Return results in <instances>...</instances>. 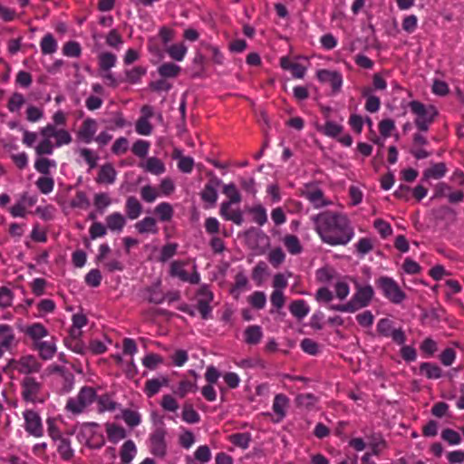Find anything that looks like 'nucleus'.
Instances as JSON below:
<instances>
[{
    "mask_svg": "<svg viewBox=\"0 0 464 464\" xmlns=\"http://www.w3.org/2000/svg\"><path fill=\"white\" fill-rule=\"evenodd\" d=\"M313 220L316 232L324 243L346 245L353 237V228L343 214L327 210L314 217Z\"/></svg>",
    "mask_w": 464,
    "mask_h": 464,
    "instance_id": "nucleus-1",
    "label": "nucleus"
},
{
    "mask_svg": "<svg viewBox=\"0 0 464 464\" xmlns=\"http://www.w3.org/2000/svg\"><path fill=\"white\" fill-rule=\"evenodd\" d=\"M411 111L416 115L415 125L420 131H427L430 125L438 115L436 108L432 105L425 106L418 101L410 102Z\"/></svg>",
    "mask_w": 464,
    "mask_h": 464,
    "instance_id": "nucleus-2",
    "label": "nucleus"
},
{
    "mask_svg": "<svg viewBox=\"0 0 464 464\" xmlns=\"http://www.w3.org/2000/svg\"><path fill=\"white\" fill-rule=\"evenodd\" d=\"M96 397V392L92 387L84 386L81 389L77 399H70L66 409L72 413H81L83 409L91 404Z\"/></svg>",
    "mask_w": 464,
    "mask_h": 464,
    "instance_id": "nucleus-3",
    "label": "nucleus"
},
{
    "mask_svg": "<svg viewBox=\"0 0 464 464\" xmlns=\"http://www.w3.org/2000/svg\"><path fill=\"white\" fill-rule=\"evenodd\" d=\"M378 285L384 295L394 304L401 303L406 297L405 293L400 288L398 284L390 277H381L378 280Z\"/></svg>",
    "mask_w": 464,
    "mask_h": 464,
    "instance_id": "nucleus-4",
    "label": "nucleus"
},
{
    "mask_svg": "<svg viewBox=\"0 0 464 464\" xmlns=\"http://www.w3.org/2000/svg\"><path fill=\"white\" fill-rule=\"evenodd\" d=\"M22 397L25 401L43 402L44 400H38V395L42 390V383L37 382L34 377L26 376L21 382Z\"/></svg>",
    "mask_w": 464,
    "mask_h": 464,
    "instance_id": "nucleus-5",
    "label": "nucleus"
},
{
    "mask_svg": "<svg viewBox=\"0 0 464 464\" xmlns=\"http://www.w3.org/2000/svg\"><path fill=\"white\" fill-rule=\"evenodd\" d=\"M378 333L385 337H392L398 344H403L406 341L405 334L401 329H393L392 322L387 318L381 319L377 324Z\"/></svg>",
    "mask_w": 464,
    "mask_h": 464,
    "instance_id": "nucleus-6",
    "label": "nucleus"
},
{
    "mask_svg": "<svg viewBox=\"0 0 464 464\" xmlns=\"http://www.w3.org/2000/svg\"><path fill=\"white\" fill-rule=\"evenodd\" d=\"M24 417L26 431L34 437H41L43 435V426L39 414L34 411L27 410L24 411Z\"/></svg>",
    "mask_w": 464,
    "mask_h": 464,
    "instance_id": "nucleus-7",
    "label": "nucleus"
},
{
    "mask_svg": "<svg viewBox=\"0 0 464 464\" xmlns=\"http://www.w3.org/2000/svg\"><path fill=\"white\" fill-rule=\"evenodd\" d=\"M167 431L164 428H158L150 436L151 453L155 456L164 457L166 455L167 444L165 436Z\"/></svg>",
    "mask_w": 464,
    "mask_h": 464,
    "instance_id": "nucleus-8",
    "label": "nucleus"
},
{
    "mask_svg": "<svg viewBox=\"0 0 464 464\" xmlns=\"http://www.w3.org/2000/svg\"><path fill=\"white\" fill-rule=\"evenodd\" d=\"M317 77L322 82H330L334 93L341 90L343 84L342 75L336 71L320 70L317 72Z\"/></svg>",
    "mask_w": 464,
    "mask_h": 464,
    "instance_id": "nucleus-9",
    "label": "nucleus"
},
{
    "mask_svg": "<svg viewBox=\"0 0 464 464\" xmlns=\"http://www.w3.org/2000/svg\"><path fill=\"white\" fill-rule=\"evenodd\" d=\"M198 295H202V298L198 300L197 308L200 313L203 319H208L211 313V307L209 303L213 299V294L206 287L202 286L198 290Z\"/></svg>",
    "mask_w": 464,
    "mask_h": 464,
    "instance_id": "nucleus-10",
    "label": "nucleus"
},
{
    "mask_svg": "<svg viewBox=\"0 0 464 464\" xmlns=\"http://www.w3.org/2000/svg\"><path fill=\"white\" fill-rule=\"evenodd\" d=\"M220 185L221 180L217 177H212L200 194L202 200L211 206L215 205L218 199L217 188Z\"/></svg>",
    "mask_w": 464,
    "mask_h": 464,
    "instance_id": "nucleus-11",
    "label": "nucleus"
},
{
    "mask_svg": "<svg viewBox=\"0 0 464 464\" xmlns=\"http://www.w3.org/2000/svg\"><path fill=\"white\" fill-rule=\"evenodd\" d=\"M96 121L91 118L84 120L78 131V137L85 143L91 142L96 132Z\"/></svg>",
    "mask_w": 464,
    "mask_h": 464,
    "instance_id": "nucleus-12",
    "label": "nucleus"
},
{
    "mask_svg": "<svg viewBox=\"0 0 464 464\" xmlns=\"http://www.w3.org/2000/svg\"><path fill=\"white\" fill-rule=\"evenodd\" d=\"M19 365V372L26 375L39 372L41 370V363H39L33 356L21 358Z\"/></svg>",
    "mask_w": 464,
    "mask_h": 464,
    "instance_id": "nucleus-13",
    "label": "nucleus"
},
{
    "mask_svg": "<svg viewBox=\"0 0 464 464\" xmlns=\"http://www.w3.org/2000/svg\"><path fill=\"white\" fill-rule=\"evenodd\" d=\"M223 193L228 197L229 200L221 204L222 212H225L227 208H230L232 204L241 201V196L233 183L225 185L223 187Z\"/></svg>",
    "mask_w": 464,
    "mask_h": 464,
    "instance_id": "nucleus-14",
    "label": "nucleus"
},
{
    "mask_svg": "<svg viewBox=\"0 0 464 464\" xmlns=\"http://www.w3.org/2000/svg\"><path fill=\"white\" fill-rule=\"evenodd\" d=\"M116 170L112 164L102 165L96 178V182L101 184H111L116 179Z\"/></svg>",
    "mask_w": 464,
    "mask_h": 464,
    "instance_id": "nucleus-15",
    "label": "nucleus"
},
{
    "mask_svg": "<svg viewBox=\"0 0 464 464\" xmlns=\"http://www.w3.org/2000/svg\"><path fill=\"white\" fill-rule=\"evenodd\" d=\"M303 195L315 207L321 208L329 205V201L324 200V192L320 188H307Z\"/></svg>",
    "mask_w": 464,
    "mask_h": 464,
    "instance_id": "nucleus-16",
    "label": "nucleus"
},
{
    "mask_svg": "<svg viewBox=\"0 0 464 464\" xmlns=\"http://www.w3.org/2000/svg\"><path fill=\"white\" fill-rule=\"evenodd\" d=\"M169 379L162 377L161 379H151L146 382L145 392L148 397H152L159 392L160 389L163 385H168Z\"/></svg>",
    "mask_w": 464,
    "mask_h": 464,
    "instance_id": "nucleus-17",
    "label": "nucleus"
},
{
    "mask_svg": "<svg viewBox=\"0 0 464 464\" xmlns=\"http://www.w3.org/2000/svg\"><path fill=\"white\" fill-rule=\"evenodd\" d=\"M373 295L372 287L368 285L360 288L357 293L353 295L355 301L360 304L362 308L370 303Z\"/></svg>",
    "mask_w": 464,
    "mask_h": 464,
    "instance_id": "nucleus-18",
    "label": "nucleus"
},
{
    "mask_svg": "<svg viewBox=\"0 0 464 464\" xmlns=\"http://www.w3.org/2000/svg\"><path fill=\"white\" fill-rule=\"evenodd\" d=\"M446 165L443 162L435 163L430 168L427 169L423 173V179H440L446 173Z\"/></svg>",
    "mask_w": 464,
    "mask_h": 464,
    "instance_id": "nucleus-19",
    "label": "nucleus"
},
{
    "mask_svg": "<svg viewBox=\"0 0 464 464\" xmlns=\"http://www.w3.org/2000/svg\"><path fill=\"white\" fill-rule=\"evenodd\" d=\"M34 345L35 348L39 350L40 356L44 360L51 359L56 352V346L54 343L36 342Z\"/></svg>",
    "mask_w": 464,
    "mask_h": 464,
    "instance_id": "nucleus-20",
    "label": "nucleus"
},
{
    "mask_svg": "<svg viewBox=\"0 0 464 464\" xmlns=\"http://www.w3.org/2000/svg\"><path fill=\"white\" fill-rule=\"evenodd\" d=\"M25 334L36 343L40 342L41 338L45 337L48 334V331L42 324L35 323L26 328Z\"/></svg>",
    "mask_w": 464,
    "mask_h": 464,
    "instance_id": "nucleus-21",
    "label": "nucleus"
},
{
    "mask_svg": "<svg viewBox=\"0 0 464 464\" xmlns=\"http://www.w3.org/2000/svg\"><path fill=\"white\" fill-rule=\"evenodd\" d=\"M289 310L298 319L304 318L309 312V308L304 300L293 301L289 305Z\"/></svg>",
    "mask_w": 464,
    "mask_h": 464,
    "instance_id": "nucleus-22",
    "label": "nucleus"
},
{
    "mask_svg": "<svg viewBox=\"0 0 464 464\" xmlns=\"http://www.w3.org/2000/svg\"><path fill=\"white\" fill-rule=\"evenodd\" d=\"M146 171L160 175L165 171L164 163L156 157L149 158L144 166Z\"/></svg>",
    "mask_w": 464,
    "mask_h": 464,
    "instance_id": "nucleus-23",
    "label": "nucleus"
},
{
    "mask_svg": "<svg viewBox=\"0 0 464 464\" xmlns=\"http://www.w3.org/2000/svg\"><path fill=\"white\" fill-rule=\"evenodd\" d=\"M245 335L246 343L248 344H256L260 342L263 334L260 326L251 325L245 330Z\"/></svg>",
    "mask_w": 464,
    "mask_h": 464,
    "instance_id": "nucleus-24",
    "label": "nucleus"
},
{
    "mask_svg": "<svg viewBox=\"0 0 464 464\" xmlns=\"http://www.w3.org/2000/svg\"><path fill=\"white\" fill-rule=\"evenodd\" d=\"M141 205L134 197H129L126 202L127 215L130 219L137 218L141 212Z\"/></svg>",
    "mask_w": 464,
    "mask_h": 464,
    "instance_id": "nucleus-25",
    "label": "nucleus"
},
{
    "mask_svg": "<svg viewBox=\"0 0 464 464\" xmlns=\"http://www.w3.org/2000/svg\"><path fill=\"white\" fill-rule=\"evenodd\" d=\"M135 227L141 234L150 232L155 234L158 232L156 220L150 217L145 218L141 221L138 222Z\"/></svg>",
    "mask_w": 464,
    "mask_h": 464,
    "instance_id": "nucleus-26",
    "label": "nucleus"
},
{
    "mask_svg": "<svg viewBox=\"0 0 464 464\" xmlns=\"http://www.w3.org/2000/svg\"><path fill=\"white\" fill-rule=\"evenodd\" d=\"M57 450L61 455L62 459L64 460H70L71 459H72L74 455L73 450L71 447L70 440L65 438H62L59 440Z\"/></svg>",
    "mask_w": 464,
    "mask_h": 464,
    "instance_id": "nucleus-27",
    "label": "nucleus"
},
{
    "mask_svg": "<svg viewBox=\"0 0 464 464\" xmlns=\"http://www.w3.org/2000/svg\"><path fill=\"white\" fill-rule=\"evenodd\" d=\"M420 371L425 373L429 379H438L441 376V369L430 362H422L420 366Z\"/></svg>",
    "mask_w": 464,
    "mask_h": 464,
    "instance_id": "nucleus-28",
    "label": "nucleus"
},
{
    "mask_svg": "<svg viewBox=\"0 0 464 464\" xmlns=\"http://www.w3.org/2000/svg\"><path fill=\"white\" fill-rule=\"evenodd\" d=\"M107 226L111 230H121L125 225V218L120 213H113L106 218Z\"/></svg>",
    "mask_w": 464,
    "mask_h": 464,
    "instance_id": "nucleus-29",
    "label": "nucleus"
},
{
    "mask_svg": "<svg viewBox=\"0 0 464 464\" xmlns=\"http://www.w3.org/2000/svg\"><path fill=\"white\" fill-rule=\"evenodd\" d=\"M106 431L109 437V440L111 441H118L119 440L124 439L126 437L125 430L115 424H107Z\"/></svg>",
    "mask_w": 464,
    "mask_h": 464,
    "instance_id": "nucleus-30",
    "label": "nucleus"
},
{
    "mask_svg": "<svg viewBox=\"0 0 464 464\" xmlns=\"http://www.w3.org/2000/svg\"><path fill=\"white\" fill-rule=\"evenodd\" d=\"M136 451L135 444L132 440H127L121 447V459L123 463H129L133 459V453Z\"/></svg>",
    "mask_w": 464,
    "mask_h": 464,
    "instance_id": "nucleus-31",
    "label": "nucleus"
},
{
    "mask_svg": "<svg viewBox=\"0 0 464 464\" xmlns=\"http://www.w3.org/2000/svg\"><path fill=\"white\" fill-rule=\"evenodd\" d=\"M41 49L44 54L53 53L57 49V43L53 34H46L41 41Z\"/></svg>",
    "mask_w": 464,
    "mask_h": 464,
    "instance_id": "nucleus-32",
    "label": "nucleus"
},
{
    "mask_svg": "<svg viewBox=\"0 0 464 464\" xmlns=\"http://www.w3.org/2000/svg\"><path fill=\"white\" fill-rule=\"evenodd\" d=\"M158 72L162 77L173 78L179 73L180 67L172 63H166L159 67Z\"/></svg>",
    "mask_w": 464,
    "mask_h": 464,
    "instance_id": "nucleus-33",
    "label": "nucleus"
},
{
    "mask_svg": "<svg viewBox=\"0 0 464 464\" xmlns=\"http://www.w3.org/2000/svg\"><path fill=\"white\" fill-rule=\"evenodd\" d=\"M371 92L372 90L370 88H364L362 93L363 96L368 97L365 109L370 112H375L379 110L381 102L378 97L369 95Z\"/></svg>",
    "mask_w": 464,
    "mask_h": 464,
    "instance_id": "nucleus-34",
    "label": "nucleus"
},
{
    "mask_svg": "<svg viewBox=\"0 0 464 464\" xmlns=\"http://www.w3.org/2000/svg\"><path fill=\"white\" fill-rule=\"evenodd\" d=\"M116 62V56L111 53H102L99 57L100 70L108 72L111 67L114 66Z\"/></svg>",
    "mask_w": 464,
    "mask_h": 464,
    "instance_id": "nucleus-35",
    "label": "nucleus"
},
{
    "mask_svg": "<svg viewBox=\"0 0 464 464\" xmlns=\"http://www.w3.org/2000/svg\"><path fill=\"white\" fill-rule=\"evenodd\" d=\"M317 130L326 136L335 138L343 131V126L334 121H327L324 127H317Z\"/></svg>",
    "mask_w": 464,
    "mask_h": 464,
    "instance_id": "nucleus-36",
    "label": "nucleus"
},
{
    "mask_svg": "<svg viewBox=\"0 0 464 464\" xmlns=\"http://www.w3.org/2000/svg\"><path fill=\"white\" fill-rule=\"evenodd\" d=\"M284 243L287 250L291 254H299L302 251V246L300 245L299 239L296 236L287 235L284 238Z\"/></svg>",
    "mask_w": 464,
    "mask_h": 464,
    "instance_id": "nucleus-37",
    "label": "nucleus"
},
{
    "mask_svg": "<svg viewBox=\"0 0 464 464\" xmlns=\"http://www.w3.org/2000/svg\"><path fill=\"white\" fill-rule=\"evenodd\" d=\"M182 419L188 423H196L199 421L198 413L193 409L189 403H185L183 406Z\"/></svg>",
    "mask_w": 464,
    "mask_h": 464,
    "instance_id": "nucleus-38",
    "label": "nucleus"
},
{
    "mask_svg": "<svg viewBox=\"0 0 464 464\" xmlns=\"http://www.w3.org/2000/svg\"><path fill=\"white\" fill-rule=\"evenodd\" d=\"M155 213L160 216L161 221H169L173 215V208L169 203H160L155 208Z\"/></svg>",
    "mask_w": 464,
    "mask_h": 464,
    "instance_id": "nucleus-39",
    "label": "nucleus"
},
{
    "mask_svg": "<svg viewBox=\"0 0 464 464\" xmlns=\"http://www.w3.org/2000/svg\"><path fill=\"white\" fill-rule=\"evenodd\" d=\"M122 419L130 427H135L140 423V415L130 409L122 411Z\"/></svg>",
    "mask_w": 464,
    "mask_h": 464,
    "instance_id": "nucleus-40",
    "label": "nucleus"
},
{
    "mask_svg": "<svg viewBox=\"0 0 464 464\" xmlns=\"http://www.w3.org/2000/svg\"><path fill=\"white\" fill-rule=\"evenodd\" d=\"M287 403H288V399L286 398V396H285L283 394H277L274 400V404H273L274 411L280 417H284L285 414V408L286 407Z\"/></svg>",
    "mask_w": 464,
    "mask_h": 464,
    "instance_id": "nucleus-41",
    "label": "nucleus"
},
{
    "mask_svg": "<svg viewBox=\"0 0 464 464\" xmlns=\"http://www.w3.org/2000/svg\"><path fill=\"white\" fill-rule=\"evenodd\" d=\"M295 401H296L297 406H299V407H304L305 409H311L316 403L317 399L312 393H307V394L298 395L295 399Z\"/></svg>",
    "mask_w": 464,
    "mask_h": 464,
    "instance_id": "nucleus-42",
    "label": "nucleus"
},
{
    "mask_svg": "<svg viewBox=\"0 0 464 464\" xmlns=\"http://www.w3.org/2000/svg\"><path fill=\"white\" fill-rule=\"evenodd\" d=\"M81 46L77 42L70 41L67 42L63 48L64 55L69 57H79L81 55Z\"/></svg>",
    "mask_w": 464,
    "mask_h": 464,
    "instance_id": "nucleus-43",
    "label": "nucleus"
},
{
    "mask_svg": "<svg viewBox=\"0 0 464 464\" xmlns=\"http://www.w3.org/2000/svg\"><path fill=\"white\" fill-rule=\"evenodd\" d=\"M251 438L249 433H236L230 436V441L242 449H246Z\"/></svg>",
    "mask_w": 464,
    "mask_h": 464,
    "instance_id": "nucleus-44",
    "label": "nucleus"
},
{
    "mask_svg": "<svg viewBox=\"0 0 464 464\" xmlns=\"http://www.w3.org/2000/svg\"><path fill=\"white\" fill-rule=\"evenodd\" d=\"M186 52L187 47L185 46L184 44H172L168 49L169 56L176 61H181L185 56Z\"/></svg>",
    "mask_w": 464,
    "mask_h": 464,
    "instance_id": "nucleus-45",
    "label": "nucleus"
},
{
    "mask_svg": "<svg viewBox=\"0 0 464 464\" xmlns=\"http://www.w3.org/2000/svg\"><path fill=\"white\" fill-rule=\"evenodd\" d=\"M441 438L450 445H457L461 441L460 435L451 429L443 430L441 432Z\"/></svg>",
    "mask_w": 464,
    "mask_h": 464,
    "instance_id": "nucleus-46",
    "label": "nucleus"
},
{
    "mask_svg": "<svg viewBox=\"0 0 464 464\" xmlns=\"http://www.w3.org/2000/svg\"><path fill=\"white\" fill-rule=\"evenodd\" d=\"M25 102V100L23 94L19 92H14L10 97L7 107L10 111H15L19 110L23 104Z\"/></svg>",
    "mask_w": 464,
    "mask_h": 464,
    "instance_id": "nucleus-47",
    "label": "nucleus"
},
{
    "mask_svg": "<svg viewBox=\"0 0 464 464\" xmlns=\"http://www.w3.org/2000/svg\"><path fill=\"white\" fill-rule=\"evenodd\" d=\"M266 302V295L263 292L256 291L249 296V303L256 309H262L265 307Z\"/></svg>",
    "mask_w": 464,
    "mask_h": 464,
    "instance_id": "nucleus-48",
    "label": "nucleus"
},
{
    "mask_svg": "<svg viewBox=\"0 0 464 464\" xmlns=\"http://www.w3.org/2000/svg\"><path fill=\"white\" fill-rule=\"evenodd\" d=\"M111 203V200L108 194L99 193L94 196V206L100 212H102Z\"/></svg>",
    "mask_w": 464,
    "mask_h": 464,
    "instance_id": "nucleus-49",
    "label": "nucleus"
},
{
    "mask_svg": "<svg viewBox=\"0 0 464 464\" xmlns=\"http://www.w3.org/2000/svg\"><path fill=\"white\" fill-rule=\"evenodd\" d=\"M147 291L150 293L148 297L150 303L161 304L164 301L165 295L159 290V285L149 287Z\"/></svg>",
    "mask_w": 464,
    "mask_h": 464,
    "instance_id": "nucleus-50",
    "label": "nucleus"
},
{
    "mask_svg": "<svg viewBox=\"0 0 464 464\" xmlns=\"http://www.w3.org/2000/svg\"><path fill=\"white\" fill-rule=\"evenodd\" d=\"M146 70L141 66H136L131 70L126 71V81L130 83L137 82L140 77L145 74Z\"/></svg>",
    "mask_w": 464,
    "mask_h": 464,
    "instance_id": "nucleus-51",
    "label": "nucleus"
},
{
    "mask_svg": "<svg viewBox=\"0 0 464 464\" xmlns=\"http://www.w3.org/2000/svg\"><path fill=\"white\" fill-rule=\"evenodd\" d=\"M99 411H114L116 409V402L111 400L108 394H104L98 399Z\"/></svg>",
    "mask_w": 464,
    "mask_h": 464,
    "instance_id": "nucleus-52",
    "label": "nucleus"
},
{
    "mask_svg": "<svg viewBox=\"0 0 464 464\" xmlns=\"http://www.w3.org/2000/svg\"><path fill=\"white\" fill-rule=\"evenodd\" d=\"M53 179L48 177L39 178L36 181V185L40 191L44 194L50 193L53 188Z\"/></svg>",
    "mask_w": 464,
    "mask_h": 464,
    "instance_id": "nucleus-53",
    "label": "nucleus"
},
{
    "mask_svg": "<svg viewBox=\"0 0 464 464\" xmlns=\"http://www.w3.org/2000/svg\"><path fill=\"white\" fill-rule=\"evenodd\" d=\"M162 362V357L156 353H149L142 360L143 365L149 369H155Z\"/></svg>",
    "mask_w": 464,
    "mask_h": 464,
    "instance_id": "nucleus-54",
    "label": "nucleus"
},
{
    "mask_svg": "<svg viewBox=\"0 0 464 464\" xmlns=\"http://www.w3.org/2000/svg\"><path fill=\"white\" fill-rule=\"evenodd\" d=\"M102 281V274L98 269H92L85 276V282L88 285L97 287Z\"/></svg>",
    "mask_w": 464,
    "mask_h": 464,
    "instance_id": "nucleus-55",
    "label": "nucleus"
},
{
    "mask_svg": "<svg viewBox=\"0 0 464 464\" xmlns=\"http://www.w3.org/2000/svg\"><path fill=\"white\" fill-rule=\"evenodd\" d=\"M373 226L383 238L387 237L392 233V229L390 224L381 218L376 219L373 223Z\"/></svg>",
    "mask_w": 464,
    "mask_h": 464,
    "instance_id": "nucleus-56",
    "label": "nucleus"
},
{
    "mask_svg": "<svg viewBox=\"0 0 464 464\" xmlns=\"http://www.w3.org/2000/svg\"><path fill=\"white\" fill-rule=\"evenodd\" d=\"M266 269L267 266L265 262H259L253 269L252 278L257 283V285L262 284Z\"/></svg>",
    "mask_w": 464,
    "mask_h": 464,
    "instance_id": "nucleus-57",
    "label": "nucleus"
},
{
    "mask_svg": "<svg viewBox=\"0 0 464 464\" xmlns=\"http://www.w3.org/2000/svg\"><path fill=\"white\" fill-rule=\"evenodd\" d=\"M152 126L145 117H140L136 122V131L141 135L151 133Z\"/></svg>",
    "mask_w": 464,
    "mask_h": 464,
    "instance_id": "nucleus-58",
    "label": "nucleus"
},
{
    "mask_svg": "<svg viewBox=\"0 0 464 464\" xmlns=\"http://www.w3.org/2000/svg\"><path fill=\"white\" fill-rule=\"evenodd\" d=\"M149 147L148 141L140 140L133 144L132 152L140 158H144L148 153Z\"/></svg>",
    "mask_w": 464,
    "mask_h": 464,
    "instance_id": "nucleus-59",
    "label": "nucleus"
},
{
    "mask_svg": "<svg viewBox=\"0 0 464 464\" xmlns=\"http://www.w3.org/2000/svg\"><path fill=\"white\" fill-rule=\"evenodd\" d=\"M373 248L372 240L369 237H362L356 244V251L361 255H365Z\"/></svg>",
    "mask_w": 464,
    "mask_h": 464,
    "instance_id": "nucleus-60",
    "label": "nucleus"
},
{
    "mask_svg": "<svg viewBox=\"0 0 464 464\" xmlns=\"http://www.w3.org/2000/svg\"><path fill=\"white\" fill-rule=\"evenodd\" d=\"M394 129H395V124L392 119L382 120L379 123L380 132L385 138L390 137L392 134V131Z\"/></svg>",
    "mask_w": 464,
    "mask_h": 464,
    "instance_id": "nucleus-61",
    "label": "nucleus"
},
{
    "mask_svg": "<svg viewBox=\"0 0 464 464\" xmlns=\"http://www.w3.org/2000/svg\"><path fill=\"white\" fill-rule=\"evenodd\" d=\"M170 273L172 276H178L182 281L188 280V275L183 268V266L179 262H173L170 266Z\"/></svg>",
    "mask_w": 464,
    "mask_h": 464,
    "instance_id": "nucleus-62",
    "label": "nucleus"
},
{
    "mask_svg": "<svg viewBox=\"0 0 464 464\" xmlns=\"http://www.w3.org/2000/svg\"><path fill=\"white\" fill-rule=\"evenodd\" d=\"M268 259H269V262L274 266H278L280 264H282L284 262L285 254L280 247H277L269 253Z\"/></svg>",
    "mask_w": 464,
    "mask_h": 464,
    "instance_id": "nucleus-63",
    "label": "nucleus"
},
{
    "mask_svg": "<svg viewBox=\"0 0 464 464\" xmlns=\"http://www.w3.org/2000/svg\"><path fill=\"white\" fill-rule=\"evenodd\" d=\"M251 212L254 214V221L256 222L258 225L262 226L266 222V212L263 207H255L251 209Z\"/></svg>",
    "mask_w": 464,
    "mask_h": 464,
    "instance_id": "nucleus-64",
    "label": "nucleus"
}]
</instances>
